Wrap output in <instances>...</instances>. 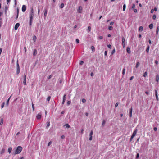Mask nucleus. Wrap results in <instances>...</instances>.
<instances>
[{
  "label": "nucleus",
  "mask_w": 159,
  "mask_h": 159,
  "mask_svg": "<svg viewBox=\"0 0 159 159\" xmlns=\"http://www.w3.org/2000/svg\"><path fill=\"white\" fill-rule=\"evenodd\" d=\"M64 7V4L63 3H62L61 4V5L60 6V7L61 8H63Z\"/></svg>",
  "instance_id": "obj_32"
},
{
  "label": "nucleus",
  "mask_w": 159,
  "mask_h": 159,
  "mask_svg": "<svg viewBox=\"0 0 159 159\" xmlns=\"http://www.w3.org/2000/svg\"><path fill=\"white\" fill-rule=\"evenodd\" d=\"M125 68H124L123 69L122 74L123 75H124L125 74Z\"/></svg>",
  "instance_id": "obj_23"
},
{
  "label": "nucleus",
  "mask_w": 159,
  "mask_h": 159,
  "mask_svg": "<svg viewBox=\"0 0 159 159\" xmlns=\"http://www.w3.org/2000/svg\"><path fill=\"white\" fill-rule=\"evenodd\" d=\"M51 98V97L50 96H49L47 98V101H49L50 99Z\"/></svg>",
  "instance_id": "obj_41"
},
{
  "label": "nucleus",
  "mask_w": 159,
  "mask_h": 159,
  "mask_svg": "<svg viewBox=\"0 0 159 159\" xmlns=\"http://www.w3.org/2000/svg\"><path fill=\"white\" fill-rule=\"evenodd\" d=\"M82 102L83 103H85L86 102V100H85V99L84 98H83L82 99Z\"/></svg>",
  "instance_id": "obj_39"
},
{
  "label": "nucleus",
  "mask_w": 159,
  "mask_h": 159,
  "mask_svg": "<svg viewBox=\"0 0 159 159\" xmlns=\"http://www.w3.org/2000/svg\"><path fill=\"white\" fill-rule=\"evenodd\" d=\"M143 28L142 26H140L139 27V31H142L143 30Z\"/></svg>",
  "instance_id": "obj_19"
},
{
  "label": "nucleus",
  "mask_w": 159,
  "mask_h": 159,
  "mask_svg": "<svg viewBox=\"0 0 159 159\" xmlns=\"http://www.w3.org/2000/svg\"><path fill=\"white\" fill-rule=\"evenodd\" d=\"M92 139V136H90V137L89 138V140H91Z\"/></svg>",
  "instance_id": "obj_61"
},
{
  "label": "nucleus",
  "mask_w": 159,
  "mask_h": 159,
  "mask_svg": "<svg viewBox=\"0 0 159 159\" xmlns=\"http://www.w3.org/2000/svg\"><path fill=\"white\" fill-rule=\"evenodd\" d=\"M37 38L35 36H34L33 37V40L35 42L36 41V39Z\"/></svg>",
  "instance_id": "obj_38"
},
{
  "label": "nucleus",
  "mask_w": 159,
  "mask_h": 159,
  "mask_svg": "<svg viewBox=\"0 0 159 159\" xmlns=\"http://www.w3.org/2000/svg\"><path fill=\"white\" fill-rule=\"evenodd\" d=\"M62 82V79H58V82H59V83H60V84Z\"/></svg>",
  "instance_id": "obj_40"
},
{
  "label": "nucleus",
  "mask_w": 159,
  "mask_h": 159,
  "mask_svg": "<svg viewBox=\"0 0 159 159\" xmlns=\"http://www.w3.org/2000/svg\"><path fill=\"white\" fill-rule=\"evenodd\" d=\"M47 11L46 9L44 10V16H46L47 15Z\"/></svg>",
  "instance_id": "obj_24"
},
{
  "label": "nucleus",
  "mask_w": 159,
  "mask_h": 159,
  "mask_svg": "<svg viewBox=\"0 0 159 159\" xmlns=\"http://www.w3.org/2000/svg\"><path fill=\"white\" fill-rule=\"evenodd\" d=\"M65 126H66V127L67 128H70V125L68 124H66L65 125Z\"/></svg>",
  "instance_id": "obj_22"
},
{
  "label": "nucleus",
  "mask_w": 159,
  "mask_h": 159,
  "mask_svg": "<svg viewBox=\"0 0 159 159\" xmlns=\"http://www.w3.org/2000/svg\"><path fill=\"white\" fill-rule=\"evenodd\" d=\"M159 30V26H157L156 29V34H157Z\"/></svg>",
  "instance_id": "obj_27"
},
{
  "label": "nucleus",
  "mask_w": 159,
  "mask_h": 159,
  "mask_svg": "<svg viewBox=\"0 0 159 159\" xmlns=\"http://www.w3.org/2000/svg\"><path fill=\"white\" fill-rule=\"evenodd\" d=\"M126 51L128 53H130L131 52L130 48L129 47H127L126 49Z\"/></svg>",
  "instance_id": "obj_14"
},
{
  "label": "nucleus",
  "mask_w": 159,
  "mask_h": 159,
  "mask_svg": "<svg viewBox=\"0 0 159 159\" xmlns=\"http://www.w3.org/2000/svg\"><path fill=\"white\" fill-rule=\"evenodd\" d=\"M154 10L153 9H152L151 10L150 12L151 13H153L154 12Z\"/></svg>",
  "instance_id": "obj_63"
},
{
  "label": "nucleus",
  "mask_w": 159,
  "mask_h": 159,
  "mask_svg": "<svg viewBox=\"0 0 159 159\" xmlns=\"http://www.w3.org/2000/svg\"><path fill=\"white\" fill-rule=\"evenodd\" d=\"M65 138V136L64 135H62L61 136V139H64Z\"/></svg>",
  "instance_id": "obj_64"
},
{
  "label": "nucleus",
  "mask_w": 159,
  "mask_h": 159,
  "mask_svg": "<svg viewBox=\"0 0 159 159\" xmlns=\"http://www.w3.org/2000/svg\"><path fill=\"white\" fill-rule=\"evenodd\" d=\"M132 108H131L130 109L129 115H130V117L132 116Z\"/></svg>",
  "instance_id": "obj_21"
},
{
  "label": "nucleus",
  "mask_w": 159,
  "mask_h": 159,
  "mask_svg": "<svg viewBox=\"0 0 159 159\" xmlns=\"http://www.w3.org/2000/svg\"><path fill=\"white\" fill-rule=\"evenodd\" d=\"M149 27L150 29H152L153 27V24L151 23L149 25Z\"/></svg>",
  "instance_id": "obj_16"
},
{
  "label": "nucleus",
  "mask_w": 159,
  "mask_h": 159,
  "mask_svg": "<svg viewBox=\"0 0 159 159\" xmlns=\"http://www.w3.org/2000/svg\"><path fill=\"white\" fill-rule=\"evenodd\" d=\"M137 132V129H135L134 130V131L133 134L132 135L134 137L135 136Z\"/></svg>",
  "instance_id": "obj_13"
},
{
  "label": "nucleus",
  "mask_w": 159,
  "mask_h": 159,
  "mask_svg": "<svg viewBox=\"0 0 159 159\" xmlns=\"http://www.w3.org/2000/svg\"><path fill=\"white\" fill-rule=\"evenodd\" d=\"M18 13H19V10H18V9H17V15L16 17V19H17L18 18Z\"/></svg>",
  "instance_id": "obj_33"
},
{
  "label": "nucleus",
  "mask_w": 159,
  "mask_h": 159,
  "mask_svg": "<svg viewBox=\"0 0 159 159\" xmlns=\"http://www.w3.org/2000/svg\"><path fill=\"white\" fill-rule=\"evenodd\" d=\"M122 44L123 48L125 47L126 44L125 39L123 37H122Z\"/></svg>",
  "instance_id": "obj_3"
},
{
  "label": "nucleus",
  "mask_w": 159,
  "mask_h": 159,
  "mask_svg": "<svg viewBox=\"0 0 159 159\" xmlns=\"http://www.w3.org/2000/svg\"><path fill=\"white\" fill-rule=\"evenodd\" d=\"M114 23V22L112 21L110 23V24L111 25H113Z\"/></svg>",
  "instance_id": "obj_50"
},
{
  "label": "nucleus",
  "mask_w": 159,
  "mask_h": 159,
  "mask_svg": "<svg viewBox=\"0 0 159 159\" xmlns=\"http://www.w3.org/2000/svg\"><path fill=\"white\" fill-rule=\"evenodd\" d=\"M133 10H134V12H135V13L137 12V9H133Z\"/></svg>",
  "instance_id": "obj_49"
},
{
  "label": "nucleus",
  "mask_w": 159,
  "mask_h": 159,
  "mask_svg": "<svg viewBox=\"0 0 159 159\" xmlns=\"http://www.w3.org/2000/svg\"><path fill=\"white\" fill-rule=\"evenodd\" d=\"M20 24L19 23H17L16 24L15 27H14V29L15 30H17L18 27L20 26Z\"/></svg>",
  "instance_id": "obj_9"
},
{
  "label": "nucleus",
  "mask_w": 159,
  "mask_h": 159,
  "mask_svg": "<svg viewBox=\"0 0 159 159\" xmlns=\"http://www.w3.org/2000/svg\"><path fill=\"white\" fill-rule=\"evenodd\" d=\"M52 75H50L48 77V79H50V78H52Z\"/></svg>",
  "instance_id": "obj_59"
},
{
  "label": "nucleus",
  "mask_w": 159,
  "mask_h": 159,
  "mask_svg": "<svg viewBox=\"0 0 159 159\" xmlns=\"http://www.w3.org/2000/svg\"><path fill=\"white\" fill-rule=\"evenodd\" d=\"M126 5L124 4V5H123V11H125V8H126Z\"/></svg>",
  "instance_id": "obj_30"
},
{
  "label": "nucleus",
  "mask_w": 159,
  "mask_h": 159,
  "mask_svg": "<svg viewBox=\"0 0 159 159\" xmlns=\"http://www.w3.org/2000/svg\"><path fill=\"white\" fill-rule=\"evenodd\" d=\"M156 18V15L155 14H154L152 16V19L153 20H155Z\"/></svg>",
  "instance_id": "obj_35"
},
{
  "label": "nucleus",
  "mask_w": 159,
  "mask_h": 159,
  "mask_svg": "<svg viewBox=\"0 0 159 159\" xmlns=\"http://www.w3.org/2000/svg\"><path fill=\"white\" fill-rule=\"evenodd\" d=\"M5 152V150H2V151L1 152V154H2L4 153Z\"/></svg>",
  "instance_id": "obj_45"
},
{
  "label": "nucleus",
  "mask_w": 159,
  "mask_h": 159,
  "mask_svg": "<svg viewBox=\"0 0 159 159\" xmlns=\"http://www.w3.org/2000/svg\"><path fill=\"white\" fill-rule=\"evenodd\" d=\"M84 63V61H81L80 62V64L81 65H82Z\"/></svg>",
  "instance_id": "obj_58"
},
{
  "label": "nucleus",
  "mask_w": 159,
  "mask_h": 159,
  "mask_svg": "<svg viewBox=\"0 0 159 159\" xmlns=\"http://www.w3.org/2000/svg\"><path fill=\"white\" fill-rule=\"evenodd\" d=\"M107 52L106 51L104 52V55L105 56H107Z\"/></svg>",
  "instance_id": "obj_60"
},
{
  "label": "nucleus",
  "mask_w": 159,
  "mask_h": 159,
  "mask_svg": "<svg viewBox=\"0 0 159 159\" xmlns=\"http://www.w3.org/2000/svg\"><path fill=\"white\" fill-rule=\"evenodd\" d=\"M118 105V102H117L116 103L115 105V107H117Z\"/></svg>",
  "instance_id": "obj_51"
},
{
  "label": "nucleus",
  "mask_w": 159,
  "mask_h": 159,
  "mask_svg": "<svg viewBox=\"0 0 159 159\" xmlns=\"http://www.w3.org/2000/svg\"><path fill=\"white\" fill-rule=\"evenodd\" d=\"M135 5L134 4H133L132 5V9L133 10V9H135Z\"/></svg>",
  "instance_id": "obj_34"
},
{
  "label": "nucleus",
  "mask_w": 159,
  "mask_h": 159,
  "mask_svg": "<svg viewBox=\"0 0 159 159\" xmlns=\"http://www.w3.org/2000/svg\"><path fill=\"white\" fill-rule=\"evenodd\" d=\"M26 75H24V81L23 82V83L24 85H26Z\"/></svg>",
  "instance_id": "obj_4"
},
{
  "label": "nucleus",
  "mask_w": 159,
  "mask_h": 159,
  "mask_svg": "<svg viewBox=\"0 0 159 159\" xmlns=\"http://www.w3.org/2000/svg\"><path fill=\"white\" fill-rule=\"evenodd\" d=\"M41 113H39L37 116L36 118L38 119H39L41 118Z\"/></svg>",
  "instance_id": "obj_8"
},
{
  "label": "nucleus",
  "mask_w": 159,
  "mask_h": 159,
  "mask_svg": "<svg viewBox=\"0 0 159 159\" xmlns=\"http://www.w3.org/2000/svg\"><path fill=\"white\" fill-rule=\"evenodd\" d=\"M107 47L109 48H111V46L110 44L108 45Z\"/></svg>",
  "instance_id": "obj_53"
},
{
  "label": "nucleus",
  "mask_w": 159,
  "mask_h": 159,
  "mask_svg": "<svg viewBox=\"0 0 159 159\" xmlns=\"http://www.w3.org/2000/svg\"><path fill=\"white\" fill-rule=\"evenodd\" d=\"M26 6L25 5H23L22 8V11L23 12H25L26 10Z\"/></svg>",
  "instance_id": "obj_6"
},
{
  "label": "nucleus",
  "mask_w": 159,
  "mask_h": 159,
  "mask_svg": "<svg viewBox=\"0 0 159 159\" xmlns=\"http://www.w3.org/2000/svg\"><path fill=\"white\" fill-rule=\"evenodd\" d=\"M134 78V76H131V77L130 78V80H133V79Z\"/></svg>",
  "instance_id": "obj_62"
},
{
  "label": "nucleus",
  "mask_w": 159,
  "mask_h": 159,
  "mask_svg": "<svg viewBox=\"0 0 159 159\" xmlns=\"http://www.w3.org/2000/svg\"><path fill=\"white\" fill-rule=\"evenodd\" d=\"M149 48H150L149 46V45L147 47L146 49V52L147 53H148L149 52Z\"/></svg>",
  "instance_id": "obj_20"
},
{
  "label": "nucleus",
  "mask_w": 159,
  "mask_h": 159,
  "mask_svg": "<svg viewBox=\"0 0 159 159\" xmlns=\"http://www.w3.org/2000/svg\"><path fill=\"white\" fill-rule=\"evenodd\" d=\"M147 75V72H145L144 74V75H143V76L144 77H146Z\"/></svg>",
  "instance_id": "obj_37"
},
{
  "label": "nucleus",
  "mask_w": 159,
  "mask_h": 159,
  "mask_svg": "<svg viewBox=\"0 0 159 159\" xmlns=\"http://www.w3.org/2000/svg\"><path fill=\"white\" fill-rule=\"evenodd\" d=\"M67 103L68 105H69L71 103L70 101H68L67 102Z\"/></svg>",
  "instance_id": "obj_55"
},
{
  "label": "nucleus",
  "mask_w": 159,
  "mask_h": 159,
  "mask_svg": "<svg viewBox=\"0 0 159 159\" xmlns=\"http://www.w3.org/2000/svg\"><path fill=\"white\" fill-rule=\"evenodd\" d=\"M139 65H140V63L139 62H137V63L136 64V66H135V67L136 68H138L139 66Z\"/></svg>",
  "instance_id": "obj_25"
},
{
  "label": "nucleus",
  "mask_w": 159,
  "mask_h": 159,
  "mask_svg": "<svg viewBox=\"0 0 159 159\" xmlns=\"http://www.w3.org/2000/svg\"><path fill=\"white\" fill-rule=\"evenodd\" d=\"M50 122H48V121L47 122V126L46 127V128L47 129L50 126Z\"/></svg>",
  "instance_id": "obj_18"
},
{
  "label": "nucleus",
  "mask_w": 159,
  "mask_h": 159,
  "mask_svg": "<svg viewBox=\"0 0 159 159\" xmlns=\"http://www.w3.org/2000/svg\"><path fill=\"white\" fill-rule=\"evenodd\" d=\"M76 41L77 43H79V40L78 39H76Z\"/></svg>",
  "instance_id": "obj_47"
},
{
  "label": "nucleus",
  "mask_w": 159,
  "mask_h": 159,
  "mask_svg": "<svg viewBox=\"0 0 159 159\" xmlns=\"http://www.w3.org/2000/svg\"><path fill=\"white\" fill-rule=\"evenodd\" d=\"M105 123H106L105 120H104L103 121L102 123V126H104L105 125Z\"/></svg>",
  "instance_id": "obj_43"
},
{
  "label": "nucleus",
  "mask_w": 159,
  "mask_h": 159,
  "mask_svg": "<svg viewBox=\"0 0 159 159\" xmlns=\"http://www.w3.org/2000/svg\"><path fill=\"white\" fill-rule=\"evenodd\" d=\"M159 80V75L158 74H157L156 76V81L158 82Z\"/></svg>",
  "instance_id": "obj_12"
},
{
  "label": "nucleus",
  "mask_w": 159,
  "mask_h": 159,
  "mask_svg": "<svg viewBox=\"0 0 159 159\" xmlns=\"http://www.w3.org/2000/svg\"><path fill=\"white\" fill-rule=\"evenodd\" d=\"M11 96H12V95H11L10 97L8 98V99L7 100V102H6V107H8V104H9V100H10L11 98Z\"/></svg>",
  "instance_id": "obj_7"
},
{
  "label": "nucleus",
  "mask_w": 159,
  "mask_h": 159,
  "mask_svg": "<svg viewBox=\"0 0 159 159\" xmlns=\"http://www.w3.org/2000/svg\"><path fill=\"white\" fill-rule=\"evenodd\" d=\"M34 16V11L33 9H32L30 11V14L29 15V18L30 19L29 21V25L31 26L32 23L33 17Z\"/></svg>",
  "instance_id": "obj_1"
},
{
  "label": "nucleus",
  "mask_w": 159,
  "mask_h": 159,
  "mask_svg": "<svg viewBox=\"0 0 159 159\" xmlns=\"http://www.w3.org/2000/svg\"><path fill=\"white\" fill-rule=\"evenodd\" d=\"M22 150H16L14 154H19L21 152Z\"/></svg>",
  "instance_id": "obj_10"
},
{
  "label": "nucleus",
  "mask_w": 159,
  "mask_h": 159,
  "mask_svg": "<svg viewBox=\"0 0 159 159\" xmlns=\"http://www.w3.org/2000/svg\"><path fill=\"white\" fill-rule=\"evenodd\" d=\"M5 102H3L1 105V108L2 109L4 106Z\"/></svg>",
  "instance_id": "obj_42"
},
{
  "label": "nucleus",
  "mask_w": 159,
  "mask_h": 159,
  "mask_svg": "<svg viewBox=\"0 0 159 159\" xmlns=\"http://www.w3.org/2000/svg\"><path fill=\"white\" fill-rule=\"evenodd\" d=\"M155 96H156V99H157V101H158L159 100V99H158V97L157 92L156 90H155Z\"/></svg>",
  "instance_id": "obj_11"
},
{
  "label": "nucleus",
  "mask_w": 159,
  "mask_h": 159,
  "mask_svg": "<svg viewBox=\"0 0 159 159\" xmlns=\"http://www.w3.org/2000/svg\"><path fill=\"white\" fill-rule=\"evenodd\" d=\"M134 137L132 135L131 137V138H130V141H131L132 139H133L134 138Z\"/></svg>",
  "instance_id": "obj_56"
},
{
  "label": "nucleus",
  "mask_w": 159,
  "mask_h": 159,
  "mask_svg": "<svg viewBox=\"0 0 159 159\" xmlns=\"http://www.w3.org/2000/svg\"><path fill=\"white\" fill-rule=\"evenodd\" d=\"M32 107L33 108V111H34V106L33 103H32Z\"/></svg>",
  "instance_id": "obj_48"
},
{
  "label": "nucleus",
  "mask_w": 159,
  "mask_h": 159,
  "mask_svg": "<svg viewBox=\"0 0 159 159\" xmlns=\"http://www.w3.org/2000/svg\"><path fill=\"white\" fill-rule=\"evenodd\" d=\"M139 153H138L137 154L136 158H139Z\"/></svg>",
  "instance_id": "obj_52"
},
{
  "label": "nucleus",
  "mask_w": 159,
  "mask_h": 159,
  "mask_svg": "<svg viewBox=\"0 0 159 159\" xmlns=\"http://www.w3.org/2000/svg\"><path fill=\"white\" fill-rule=\"evenodd\" d=\"M93 134V131H91L90 132V134H89V136H92Z\"/></svg>",
  "instance_id": "obj_46"
},
{
  "label": "nucleus",
  "mask_w": 159,
  "mask_h": 159,
  "mask_svg": "<svg viewBox=\"0 0 159 159\" xmlns=\"http://www.w3.org/2000/svg\"><path fill=\"white\" fill-rule=\"evenodd\" d=\"M91 28L90 26H88V29L87 30V31L88 32H89L91 30Z\"/></svg>",
  "instance_id": "obj_26"
},
{
  "label": "nucleus",
  "mask_w": 159,
  "mask_h": 159,
  "mask_svg": "<svg viewBox=\"0 0 159 159\" xmlns=\"http://www.w3.org/2000/svg\"><path fill=\"white\" fill-rule=\"evenodd\" d=\"M103 38V37L102 36H100L99 37V39H102Z\"/></svg>",
  "instance_id": "obj_57"
},
{
  "label": "nucleus",
  "mask_w": 159,
  "mask_h": 159,
  "mask_svg": "<svg viewBox=\"0 0 159 159\" xmlns=\"http://www.w3.org/2000/svg\"><path fill=\"white\" fill-rule=\"evenodd\" d=\"M115 52V49H114L111 52V55H113Z\"/></svg>",
  "instance_id": "obj_36"
},
{
  "label": "nucleus",
  "mask_w": 159,
  "mask_h": 159,
  "mask_svg": "<svg viewBox=\"0 0 159 159\" xmlns=\"http://www.w3.org/2000/svg\"><path fill=\"white\" fill-rule=\"evenodd\" d=\"M154 129V130L155 131H157V127H154V129Z\"/></svg>",
  "instance_id": "obj_54"
},
{
  "label": "nucleus",
  "mask_w": 159,
  "mask_h": 159,
  "mask_svg": "<svg viewBox=\"0 0 159 159\" xmlns=\"http://www.w3.org/2000/svg\"><path fill=\"white\" fill-rule=\"evenodd\" d=\"M22 148L20 146H19L17 147L16 148H14V149H22Z\"/></svg>",
  "instance_id": "obj_29"
},
{
  "label": "nucleus",
  "mask_w": 159,
  "mask_h": 159,
  "mask_svg": "<svg viewBox=\"0 0 159 159\" xmlns=\"http://www.w3.org/2000/svg\"><path fill=\"white\" fill-rule=\"evenodd\" d=\"M3 118H1L0 119V125H2V124H3Z\"/></svg>",
  "instance_id": "obj_17"
},
{
  "label": "nucleus",
  "mask_w": 159,
  "mask_h": 159,
  "mask_svg": "<svg viewBox=\"0 0 159 159\" xmlns=\"http://www.w3.org/2000/svg\"><path fill=\"white\" fill-rule=\"evenodd\" d=\"M113 27L111 26H109L108 27V29L109 30H113Z\"/></svg>",
  "instance_id": "obj_31"
},
{
  "label": "nucleus",
  "mask_w": 159,
  "mask_h": 159,
  "mask_svg": "<svg viewBox=\"0 0 159 159\" xmlns=\"http://www.w3.org/2000/svg\"><path fill=\"white\" fill-rule=\"evenodd\" d=\"M91 49L93 52H94L95 51V47L93 46H92L91 47Z\"/></svg>",
  "instance_id": "obj_28"
},
{
  "label": "nucleus",
  "mask_w": 159,
  "mask_h": 159,
  "mask_svg": "<svg viewBox=\"0 0 159 159\" xmlns=\"http://www.w3.org/2000/svg\"><path fill=\"white\" fill-rule=\"evenodd\" d=\"M66 94H64L63 97V99H64V100H66Z\"/></svg>",
  "instance_id": "obj_44"
},
{
  "label": "nucleus",
  "mask_w": 159,
  "mask_h": 159,
  "mask_svg": "<svg viewBox=\"0 0 159 159\" xmlns=\"http://www.w3.org/2000/svg\"><path fill=\"white\" fill-rule=\"evenodd\" d=\"M20 72V67L19 65L18 62V61H17L16 62V74H18Z\"/></svg>",
  "instance_id": "obj_2"
},
{
  "label": "nucleus",
  "mask_w": 159,
  "mask_h": 159,
  "mask_svg": "<svg viewBox=\"0 0 159 159\" xmlns=\"http://www.w3.org/2000/svg\"><path fill=\"white\" fill-rule=\"evenodd\" d=\"M37 54V50L36 49H35L34 50V52H33V55L34 56L36 55Z\"/></svg>",
  "instance_id": "obj_15"
},
{
  "label": "nucleus",
  "mask_w": 159,
  "mask_h": 159,
  "mask_svg": "<svg viewBox=\"0 0 159 159\" xmlns=\"http://www.w3.org/2000/svg\"><path fill=\"white\" fill-rule=\"evenodd\" d=\"M77 11L79 13H81L82 11V7L81 6L79 7Z\"/></svg>",
  "instance_id": "obj_5"
}]
</instances>
